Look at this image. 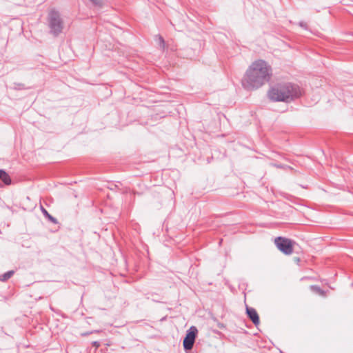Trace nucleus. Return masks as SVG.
I'll return each instance as SVG.
<instances>
[{"label": "nucleus", "mask_w": 353, "mask_h": 353, "mask_svg": "<svg viewBox=\"0 0 353 353\" xmlns=\"http://www.w3.org/2000/svg\"><path fill=\"white\" fill-rule=\"evenodd\" d=\"M272 74V68L266 61L256 60L246 70L242 85L247 90L258 89L270 81Z\"/></svg>", "instance_id": "obj_1"}, {"label": "nucleus", "mask_w": 353, "mask_h": 353, "mask_svg": "<svg viewBox=\"0 0 353 353\" xmlns=\"http://www.w3.org/2000/svg\"><path fill=\"white\" fill-rule=\"evenodd\" d=\"M301 95L302 90L299 86L288 82L276 83L268 92V97L272 101L289 103Z\"/></svg>", "instance_id": "obj_2"}, {"label": "nucleus", "mask_w": 353, "mask_h": 353, "mask_svg": "<svg viewBox=\"0 0 353 353\" xmlns=\"http://www.w3.org/2000/svg\"><path fill=\"white\" fill-rule=\"evenodd\" d=\"M48 21L52 34L57 36L62 32L63 21L59 12L54 9L50 10L48 13Z\"/></svg>", "instance_id": "obj_3"}, {"label": "nucleus", "mask_w": 353, "mask_h": 353, "mask_svg": "<svg viewBox=\"0 0 353 353\" xmlns=\"http://www.w3.org/2000/svg\"><path fill=\"white\" fill-rule=\"evenodd\" d=\"M274 243L281 252L286 255H290L293 252L295 242L291 239L279 236L274 239Z\"/></svg>", "instance_id": "obj_4"}, {"label": "nucleus", "mask_w": 353, "mask_h": 353, "mask_svg": "<svg viewBox=\"0 0 353 353\" xmlns=\"http://www.w3.org/2000/svg\"><path fill=\"white\" fill-rule=\"evenodd\" d=\"M197 333V329L192 326L186 334V336L183 340V347L185 350H191L193 347L196 335Z\"/></svg>", "instance_id": "obj_5"}, {"label": "nucleus", "mask_w": 353, "mask_h": 353, "mask_svg": "<svg viewBox=\"0 0 353 353\" xmlns=\"http://www.w3.org/2000/svg\"><path fill=\"white\" fill-rule=\"evenodd\" d=\"M247 314L254 325L259 323V318L256 311L252 307H247Z\"/></svg>", "instance_id": "obj_6"}, {"label": "nucleus", "mask_w": 353, "mask_h": 353, "mask_svg": "<svg viewBox=\"0 0 353 353\" xmlns=\"http://www.w3.org/2000/svg\"><path fill=\"white\" fill-rule=\"evenodd\" d=\"M0 179L6 185H10L11 183V179L9 175L3 170H0Z\"/></svg>", "instance_id": "obj_7"}, {"label": "nucleus", "mask_w": 353, "mask_h": 353, "mask_svg": "<svg viewBox=\"0 0 353 353\" xmlns=\"http://www.w3.org/2000/svg\"><path fill=\"white\" fill-rule=\"evenodd\" d=\"M155 41L161 48H165V41L161 36L157 35L155 37Z\"/></svg>", "instance_id": "obj_8"}, {"label": "nucleus", "mask_w": 353, "mask_h": 353, "mask_svg": "<svg viewBox=\"0 0 353 353\" xmlns=\"http://www.w3.org/2000/svg\"><path fill=\"white\" fill-rule=\"evenodd\" d=\"M13 274H14L13 271H8L1 276L0 280L2 281H5L8 280V279H10L12 276Z\"/></svg>", "instance_id": "obj_9"}, {"label": "nucleus", "mask_w": 353, "mask_h": 353, "mask_svg": "<svg viewBox=\"0 0 353 353\" xmlns=\"http://www.w3.org/2000/svg\"><path fill=\"white\" fill-rule=\"evenodd\" d=\"M310 288H311L312 290L318 293L319 294L322 295V296L325 295L324 292L319 287L315 286V285H312Z\"/></svg>", "instance_id": "obj_10"}, {"label": "nucleus", "mask_w": 353, "mask_h": 353, "mask_svg": "<svg viewBox=\"0 0 353 353\" xmlns=\"http://www.w3.org/2000/svg\"><path fill=\"white\" fill-rule=\"evenodd\" d=\"M94 5L97 6H101L103 0H90Z\"/></svg>", "instance_id": "obj_11"}, {"label": "nucleus", "mask_w": 353, "mask_h": 353, "mask_svg": "<svg viewBox=\"0 0 353 353\" xmlns=\"http://www.w3.org/2000/svg\"><path fill=\"white\" fill-rule=\"evenodd\" d=\"M92 345L98 348L100 346V343L98 341H94Z\"/></svg>", "instance_id": "obj_12"}, {"label": "nucleus", "mask_w": 353, "mask_h": 353, "mask_svg": "<svg viewBox=\"0 0 353 353\" xmlns=\"http://www.w3.org/2000/svg\"><path fill=\"white\" fill-rule=\"evenodd\" d=\"M299 25H300V26H301V27H303V28H306V23H304V22H301V23H299Z\"/></svg>", "instance_id": "obj_13"}, {"label": "nucleus", "mask_w": 353, "mask_h": 353, "mask_svg": "<svg viewBox=\"0 0 353 353\" xmlns=\"http://www.w3.org/2000/svg\"><path fill=\"white\" fill-rule=\"evenodd\" d=\"M43 211L44 214H46L47 215H49V214H48L47 211H46L45 209H43Z\"/></svg>", "instance_id": "obj_14"}, {"label": "nucleus", "mask_w": 353, "mask_h": 353, "mask_svg": "<svg viewBox=\"0 0 353 353\" xmlns=\"http://www.w3.org/2000/svg\"><path fill=\"white\" fill-rule=\"evenodd\" d=\"M48 216H49L50 220H53V219L50 215H48Z\"/></svg>", "instance_id": "obj_15"}]
</instances>
